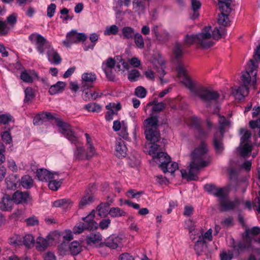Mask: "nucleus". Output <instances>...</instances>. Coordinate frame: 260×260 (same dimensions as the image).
Wrapping results in <instances>:
<instances>
[{
	"instance_id": "nucleus-58",
	"label": "nucleus",
	"mask_w": 260,
	"mask_h": 260,
	"mask_svg": "<svg viewBox=\"0 0 260 260\" xmlns=\"http://www.w3.org/2000/svg\"><path fill=\"white\" fill-rule=\"evenodd\" d=\"M124 6L123 0H115L114 2L113 9L115 14L117 16L122 13L121 7Z\"/></svg>"
},
{
	"instance_id": "nucleus-7",
	"label": "nucleus",
	"mask_w": 260,
	"mask_h": 260,
	"mask_svg": "<svg viewBox=\"0 0 260 260\" xmlns=\"http://www.w3.org/2000/svg\"><path fill=\"white\" fill-rule=\"evenodd\" d=\"M240 144L234 152V158L230 159L228 173L231 179L235 177L239 171L244 168V128L240 130Z\"/></svg>"
},
{
	"instance_id": "nucleus-41",
	"label": "nucleus",
	"mask_w": 260,
	"mask_h": 260,
	"mask_svg": "<svg viewBox=\"0 0 260 260\" xmlns=\"http://www.w3.org/2000/svg\"><path fill=\"white\" fill-rule=\"evenodd\" d=\"M48 240L43 238L41 237H39L36 240V247L40 251L44 250L48 245V238L47 237ZM52 240L51 239H50Z\"/></svg>"
},
{
	"instance_id": "nucleus-10",
	"label": "nucleus",
	"mask_w": 260,
	"mask_h": 260,
	"mask_svg": "<svg viewBox=\"0 0 260 260\" xmlns=\"http://www.w3.org/2000/svg\"><path fill=\"white\" fill-rule=\"evenodd\" d=\"M231 247L232 250H223L220 252V260H232L234 257H238L240 254L244 252V241H235L232 239Z\"/></svg>"
},
{
	"instance_id": "nucleus-28",
	"label": "nucleus",
	"mask_w": 260,
	"mask_h": 260,
	"mask_svg": "<svg viewBox=\"0 0 260 260\" xmlns=\"http://www.w3.org/2000/svg\"><path fill=\"white\" fill-rule=\"evenodd\" d=\"M94 211L92 210L87 216L82 218L85 224V229L93 231L98 228V223L94 220Z\"/></svg>"
},
{
	"instance_id": "nucleus-22",
	"label": "nucleus",
	"mask_w": 260,
	"mask_h": 260,
	"mask_svg": "<svg viewBox=\"0 0 260 260\" xmlns=\"http://www.w3.org/2000/svg\"><path fill=\"white\" fill-rule=\"evenodd\" d=\"M220 9L221 14L218 16V23L222 26H228L230 25V20L229 15L231 12L232 8L231 7L227 6L226 4H222Z\"/></svg>"
},
{
	"instance_id": "nucleus-2",
	"label": "nucleus",
	"mask_w": 260,
	"mask_h": 260,
	"mask_svg": "<svg viewBox=\"0 0 260 260\" xmlns=\"http://www.w3.org/2000/svg\"><path fill=\"white\" fill-rule=\"evenodd\" d=\"M191 160L189 165V171L185 169L181 170L182 178L187 181H197L200 171L207 167L211 162V158L208 154L207 144L202 142L201 144L196 148L191 154Z\"/></svg>"
},
{
	"instance_id": "nucleus-42",
	"label": "nucleus",
	"mask_w": 260,
	"mask_h": 260,
	"mask_svg": "<svg viewBox=\"0 0 260 260\" xmlns=\"http://www.w3.org/2000/svg\"><path fill=\"white\" fill-rule=\"evenodd\" d=\"M70 249L73 255H77L82 250V246L77 241H74L70 244Z\"/></svg>"
},
{
	"instance_id": "nucleus-19",
	"label": "nucleus",
	"mask_w": 260,
	"mask_h": 260,
	"mask_svg": "<svg viewBox=\"0 0 260 260\" xmlns=\"http://www.w3.org/2000/svg\"><path fill=\"white\" fill-rule=\"evenodd\" d=\"M189 124L197 131V135L200 139L206 138L208 135V131H205L201 127L200 119L194 116H191L189 119Z\"/></svg>"
},
{
	"instance_id": "nucleus-11",
	"label": "nucleus",
	"mask_w": 260,
	"mask_h": 260,
	"mask_svg": "<svg viewBox=\"0 0 260 260\" xmlns=\"http://www.w3.org/2000/svg\"><path fill=\"white\" fill-rule=\"evenodd\" d=\"M245 248L251 246L255 249L260 247V228L255 226L251 229L245 228Z\"/></svg>"
},
{
	"instance_id": "nucleus-37",
	"label": "nucleus",
	"mask_w": 260,
	"mask_h": 260,
	"mask_svg": "<svg viewBox=\"0 0 260 260\" xmlns=\"http://www.w3.org/2000/svg\"><path fill=\"white\" fill-rule=\"evenodd\" d=\"M66 86L67 83L65 82L58 81L50 87L49 92L51 95L62 92L64 90Z\"/></svg>"
},
{
	"instance_id": "nucleus-55",
	"label": "nucleus",
	"mask_w": 260,
	"mask_h": 260,
	"mask_svg": "<svg viewBox=\"0 0 260 260\" xmlns=\"http://www.w3.org/2000/svg\"><path fill=\"white\" fill-rule=\"evenodd\" d=\"M143 193V191H138L136 189H129L126 192V196L129 198L138 199Z\"/></svg>"
},
{
	"instance_id": "nucleus-16",
	"label": "nucleus",
	"mask_w": 260,
	"mask_h": 260,
	"mask_svg": "<svg viewBox=\"0 0 260 260\" xmlns=\"http://www.w3.org/2000/svg\"><path fill=\"white\" fill-rule=\"evenodd\" d=\"M212 232V229L211 228L205 233H203L202 229H196L193 227H191L189 229V238L192 241L203 239H207L208 241H212L213 240Z\"/></svg>"
},
{
	"instance_id": "nucleus-56",
	"label": "nucleus",
	"mask_w": 260,
	"mask_h": 260,
	"mask_svg": "<svg viewBox=\"0 0 260 260\" xmlns=\"http://www.w3.org/2000/svg\"><path fill=\"white\" fill-rule=\"evenodd\" d=\"M245 157L248 155L252 150V144L248 142H246V138H248L250 136L248 131H245Z\"/></svg>"
},
{
	"instance_id": "nucleus-4",
	"label": "nucleus",
	"mask_w": 260,
	"mask_h": 260,
	"mask_svg": "<svg viewBox=\"0 0 260 260\" xmlns=\"http://www.w3.org/2000/svg\"><path fill=\"white\" fill-rule=\"evenodd\" d=\"M129 64L124 61L120 56H116L114 58H108L103 62L102 68L106 77L110 80H113L115 74H122L129 69Z\"/></svg>"
},
{
	"instance_id": "nucleus-52",
	"label": "nucleus",
	"mask_w": 260,
	"mask_h": 260,
	"mask_svg": "<svg viewBox=\"0 0 260 260\" xmlns=\"http://www.w3.org/2000/svg\"><path fill=\"white\" fill-rule=\"evenodd\" d=\"M184 42L187 46H190L193 43L198 45L197 35H188L184 39Z\"/></svg>"
},
{
	"instance_id": "nucleus-46",
	"label": "nucleus",
	"mask_w": 260,
	"mask_h": 260,
	"mask_svg": "<svg viewBox=\"0 0 260 260\" xmlns=\"http://www.w3.org/2000/svg\"><path fill=\"white\" fill-rule=\"evenodd\" d=\"M173 54L176 58H179L182 56L183 45L181 43L177 42L174 44Z\"/></svg>"
},
{
	"instance_id": "nucleus-15",
	"label": "nucleus",
	"mask_w": 260,
	"mask_h": 260,
	"mask_svg": "<svg viewBox=\"0 0 260 260\" xmlns=\"http://www.w3.org/2000/svg\"><path fill=\"white\" fill-rule=\"evenodd\" d=\"M204 188L208 193L217 198L219 203L228 197L229 191L226 187H218L213 184H207Z\"/></svg>"
},
{
	"instance_id": "nucleus-32",
	"label": "nucleus",
	"mask_w": 260,
	"mask_h": 260,
	"mask_svg": "<svg viewBox=\"0 0 260 260\" xmlns=\"http://www.w3.org/2000/svg\"><path fill=\"white\" fill-rule=\"evenodd\" d=\"M29 194L27 191H16L13 194L12 200L16 204L26 203L29 200Z\"/></svg>"
},
{
	"instance_id": "nucleus-35",
	"label": "nucleus",
	"mask_w": 260,
	"mask_h": 260,
	"mask_svg": "<svg viewBox=\"0 0 260 260\" xmlns=\"http://www.w3.org/2000/svg\"><path fill=\"white\" fill-rule=\"evenodd\" d=\"M37 177L40 181H48L50 179H54V175L50 171L45 169H40L36 172Z\"/></svg>"
},
{
	"instance_id": "nucleus-43",
	"label": "nucleus",
	"mask_w": 260,
	"mask_h": 260,
	"mask_svg": "<svg viewBox=\"0 0 260 260\" xmlns=\"http://www.w3.org/2000/svg\"><path fill=\"white\" fill-rule=\"evenodd\" d=\"M82 83L89 85L92 84L96 80V76L94 74L85 73L81 76Z\"/></svg>"
},
{
	"instance_id": "nucleus-44",
	"label": "nucleus",
	"mask_w": 260,
	"mask_h": 260,
	"mask_svg": "<svg viewBox=\"0 0 260 260\" xmlns=\"http://www.w3.org/2000/svg\"><path fill=\"white\" fill-rule=\"evenodd\" d=\"M93 201V198L91 196L85 195L81 199L79 203V209H83L86 206L90 204Z\"/></svg>"
},
{
	"instance_id": "nucleus-31",
	"label": "nucleus",
	"mask_w": 260,
	"mask_h": 260,
	"mask_svg": "<svg viewBox=\"0 0 260 260\" xmlns=\"http://www.w3.org/2000/svg\"><path fill=\"white\" fill-rule=\"evenodd\" d=\"M14 205L12 199L8 194H5L0 201V210L3 211H11Z\"/></svg>"
},
{
	"instance_id": "nucleus-1",
	"label": "nucleus",
	"mask_w": 260,
	"mask_h": 260,
	"mask_svg": "<svg viewBox=\"0 0 260 260\" xmlns=\"http://www.w3.org/2000/svg\"><path fill=\"white\" fill-rule=\"evenodd\" d=\"M177 77L179 82L190 91L202 98H225L233 96L235 98L243 96V91L241 87H235L232 89V94L227 93V89L215 90L211 86H198V82L192 79L188 74L186 66L179 62L176 69Z\"/></svg>"
},
{
	"instance_id": "nucleus-23",
	"label": "nucleus",
	"mask_w": 260,
	"mask_h": 260,
	"mask_svg": "<svg viewBox=\"0 0 260 260\" xmlns=\"http://www.w3.org/2000/svg\"><path fill=\"white\" fill-rule=\"evenodd\" d=\"M152 31L156 39L160 42H164L170 38L168 32L161 25H154Z\"/></svg>"
},
{
	"instance_id": "nucleus-64",
	"label": "nucleus",
	"mask_w": 260,
	"mask_h": 260,
	"mask_svg": "<svg viewBox=\"0 0 260 260\" xmlns=\"http://www.w3.org/2000/svg\"><path fill=\"white\" fill-rule=\"evenodd\" d=\"M140 75V72L137 70H132L128 74V78L131 81H136Z\"/></svg>"
},
{
	"instance_id": "nucleus-38",
	"label": "nucleus",
	"mask_w": 260,
	"mask_h": 260,
	"mask_svg": "<svg viewBox=\"0 0 260 260\" xmlns=\"http://www.w3.org/2000/svg\"><path fill=\"white\" fill-rule=\"evenodd\" d=\"M73 202L70 199H62L55 201L53 205L55 207H62L64 209H68L73 206Z\"/></svg>"
},
{
	"instance_id": "nucleus-45",
	"label": "nucleus",
	"mask_w": 260,
	"mask_h": 260,
	"mask_svg": "<svg viewBox=\"0 0 260 260\" xmlns=\"http://www.w3.org/2000/svg\"><path fill=\"white\" fill-rule=\"evenodd\" d=\"M109 214L112 217H122L126 215L125 212L118 207L110 208L109 211Z\"/></svg>"
},
{
	"instance_id": "nucleus-14",
	"label": "nucleus",
	"mask_w": 260,
	"mask_h": 260,
	"mask_svg": "<svg viewBox=\"0 0 260 260\" xmlns=\"http://www.w3.org/2000/svg\"><path fill=\"white\" fill-rule=\"evenodd\" d=\"M31 43L35 46L37 50L41 54H43L50 44L42 36L34 33L29 36Z\"/></svg>"
},
{
	"instance_id": "nucleus-13",
	"label": "nucleus",
	"mask_w": 260,
	"mask_h": 260,
	"mask_svg": "<svg viewBox=\"0 0 260 260\" xmlns=\"http://www.w3.org/2000/svg\"><path fill=\"white\" fill-rule=\"evenodd\" d=\"M151 62L160 82L162 83H167L168 81L163 79L166 74V72L165 71V62L162 56L159 54L157 55L152 57Z\"/></svg>"
},
{
	"instance_id": "nucleus-8",
	"label": "nucleus",
	"mask_w": 260,
	"mask_h": 260,
	"mask_svg": "<svg viewBox=\"0 0 260 260\" xmlns=\"http://www.w3.org/2000/svg\"><path fill=\"white\" fill-rule=\"evenodd\" d=\"M158 120L156 116H151L144 121V133L147 140L151 142H158L160 138L158 130Z\"/></svg>"
},
{
	"instance_id": "nucleus-47",
	"label": "nucleus",
	"mask_w": 260,
	"mask_h": 260,
	"mask_svg": "<svg viewBox=\"0 0 260 260\" xmlns=\"http://www.w3.org/2000/svg\"><path fill=\"white\" fill-rule=\"evenodd\" d=\"M119 31L118 27L115 25H112L106 27L104 34L105 36L116 35Z\"/></svg>"
},
{
	"instance_id": "nucleus-54",
	"label": "nucleus",
	"mask_w": 260,
	"mask_h": 260,
	"mask_svg": "<svg viewBox=\"0 0 260 260\" xmlns=\"http://www.w3.org/2000/svg\"><path fill=\"white\" fill-rule=\"evenodd\" d=\"M48 187L52 190L56 191L60 187L61 184H62V181L61 180L57 181L56 180L50 179V180H48Z\"/></svg>"
},
{
	"instance_id": "nucleus-29",
	"label": "nucleus",
	"mask_w": 260,
	"mask_h": 260,
	"mask_svg": "<svg viewBox=\"0 0 260 260\" xmlns=\"http://www.w3.org/2000/svg\"><path fill=\"white\" fill-rule=\"evenodd\" d=\"M127 148L121 139H118L115 144V155L117 157H124L127 155Z\"/></svg>"
},
{
	"instance_id": "nucleus-53",
	"label": "nucleus",
	"mask_w": 260,
	"mask_h": 260,
	"mask_svg": "<svg viewBox=\"0 0 260 260\" xmlns=\"http://www.w3.org/2000/svg\"><path fill=\"white\" fill-rule=\"evenodd\" d=\"M23 244L28 248L33 246L35 244V238L31 234H27L24 236Z\"/></svg>"
},
{
	"instance_id": "nucleus-39",
	"label": "nucleus",
	"mask_w": 260,
	"mask_h": 260,
	"mask_svg": "<svg viewBox=\"0 0 260 260\" xmlns=\"http://www.w3.org/2000/svg\"><path fill=\"white\" fill-rule=\"evenodd\" d=\"M134 28L130 26H124L121 29L120 37L123 39H132L136 34Z\"/></svg>"
},
{
	"instance_id": "nucleus-27",
	"label": "nucleus",
	"mask_w": 260,
	"mask_h": 260,
	"mask_svg": "<svg viewBox=\"0 0 260 260\" xmlns=\"http://www.w3.org/2000/svg\"><path fill=\"white\" fill-rule=\"evenodd\" d=\"M122 239L116 235H111L101 245H105L110 249H115L121 243Z\"/></svg>"
},
{
	"instance_id": "nucleus-3",
	"label": "nucleus",
	"mask_w": 260,
	"mask_h": 260,
	"mask_svg": "<svg viewBox=\"0 0 260 260\" xmlns=\"http://www.w3.org/2000/svg\"><path fill=\"white\" fill-rule=\"evenodd\" d=\"M57 122L59 133L75 146V148L73 149L74 159L77 160L89 159V158L84 147L79 145V137L74 132L72 127L68 123L62 121L60 119H57Z\"/></svg>"
},
{
	"instance_id": "nucleus-5",
	"label": "nucleus",
	"mask_w": 260,
	"mask_h": 260,
	"mask_svg": "<svg viewBox=\"0 0 260 260\" xmlns=\"http://www.w3.org/2000/svg\"><path fill=\"white\" fill-rule=\"evenodd\" d=\"M225 32L223 27H215L212 30L210 26H206L197 35L198 45L203 48L211 47L214 44V41L219 39Z\"/></svg>"
},
{
	"instance_id": "nucleus-57",
	"label": "nucleus",
	"mask_w": 260,
	"mask_h": 260,
	"mask_svg": "<svg viewBox=\"0 0 260 260\" xmlns=\"http://www.w3.org/2000/svg\"><path fill=\"white\" fill-rule=\"evenodd\" d=\"M86 109L89 112L99 113L101 110V107L95 103H91L85 106Z\"/></svg>"
},
{
	"instance_id": "nucleus-50",
	"label": "nucleus",
	"mask_w": 260,
	"mask_h": 260,
	"mask_svg": "<svg viewBox=\"0 0 260 260\" xmlns=\"http://www.w3.org/2000/svg\"><path fill=\"white\" fill-rule=\"evenodd\" d=\"M191 2L192 10L193 11V14L191 16V18L194 19L197 18L199 15L198 10L200 8L201 5L198 0H191Z\"/></svg>"
},
{
	"instance_id": "nucleus-25",
	"label": "nucleus",
	"mask_w": 260,
	"mask_h": 260,
	"mask_svg": "<svg viewBox=\"0 0 260 260\" xmlns=\"http://www.w3.org/2000/svg\"><path fill=\"white\" fill-rule=\"evenodd\" d=\"M219 204L221 210L223 211H226L239 207L241 204V201L238 199H235L234 201H230L227 198L220 201Z\"/></svg>"
},
{
	"instance_id": "nucleus-9",
	"label": "nucleus",
	"mask_w": 260,
	"mask_h": 260,
	"mask_svg": "<svg viewBox=\"0 0 260 260\" xmlns=\"http://www.w3.org/2000/svg\"><path fill=\"white\" fill-rule=\"evenodd\" d=\"M219 116V131L220 135L218 137L217 134H215L213 137V144L217 153H221L224 150L223 144L222 143V138L225 129L230 125V121L225 118L223 116H221L218 114Z\"/></svg>"
},
{
	"instance_id": "nucleus-51",
	"label": "nucleus",
	"mask_w": 260,
	"mask_h": 260,
	"mask_svg": "<svg viewBox=\"0 0 260 260\" xmlns=\"http://www.w3.org/2000/svg\"><path fill=\"white\" fill-rule=\"evenodd\" d=\"M151 145L149 149V154L150 155H153V159L155 160V162L157 163H158V159L156 158V156L157 155V154L158 153H159L160 152H157L159 146L156 144L155 142H151Z\"/></svg>"
},
{
	"instance_id": "nucleus-36",
	"label": "nucleus",
	"mask_w": 260,
	"mask_h": 260,
	"mask_svg": "<svg viewBox=\"0 0 260 260\" xmlns=\"http://www.w3.org/2000/svg\"><path fill=\"white\" fill-rule=\"evenodd\" d=\"M207 239H201L197 240L194 245V250L198 255H202L205 249L207 247Z\"/></svg>"
},
{
	"instance_id": "nucleus-26",
	"label": "nucleus",
	"mask_w": 260,
	"mask_h": 260,
	"mask_svg": "<svg viewBox=\"0 0 260 260\" xmlns=\"http://www.w3.org/2000/svg\"><path fill=\"white\" fill-rule=\"evenodd\" d=\"M164 108L165 104L162 102L158 103L154 100L152 102L147 103L144 110L146 112L148 111L150 115H153L162 111Z\"/></svg>"
},
{
	"instance_id": "nucleus-12",
	"label": "nucleus",
	"mask_w": 260,
	"mask_h": 260,
	"mask_svg": "<svg viewBox=\"0 0 260 260\" xmlns=\"http://www.w3.org/2000/svg\"><path fill=\"white\" fill-rule=\"evenodd\" d=\"M160 164V167L164 173H173L178 169V165L176 162H171V157L165 152H159L156 156Z\"/></svg>"
},
{
	"instance_id": "nucleus-60",
	"label": "nucleus",
	"mask_w": 260,
	"mask_h": 260,
	"mask_svg": "<svg viewBox=\"0 0 260 260\" xmlns=\"http://www.w3.org/2000/svg\"><path fill=\"white\" fill-rule=\"evenodd\" d=\"M12 118L10 114H0V123L5 125L8 124L12 120Z\"/></svg>"
},
{
	"instance_id": "nucleus-33",
	"label": "nucleus",
	"mask_w": 260,
	"mask_h": 260,
	"mask_svg": "<svg viewBox=\"0 0 260 260\" xmlns=\"http://www.w3.org/2000/svg\"><path fill=\"white\" fill-rule=\"evenodd\" d=\"M47 55L48 60L53 64H59L61 59L58 53L51 46L47 49Z\"/></svg>"
},
{
	"instance_id": "nucleus-48",
	"label": "nucleus",
	"mask_w": 260,
	"mask_h": 260,
	"mask_svg": "<svg viewBox=\"0 0 260 260\" xmlns=\"http://www.w3.org/2000/svg\"><path fill=\"white\" fill-rule=\"evenodd\" d=\"M136 47L139 49H143L144 47V41L142 36L139 32H136L133 37Z\"/></svg>"
},
{
	"instance_id": "nucleus-59",
	"label": "nucleus",
	"mask_w": 260,
	"mask_h": 260,
	"mask_svg": "<svg viewBox=\"0 0 260 260\" xmlns=\"http://www.w3.org/2000/svg\"><path fill=\"white\" fill-rule=\"evenodd\" d=\"M25 98H32L37 96L38 91L31 87H27L25 90Z\"/></svg>"
},
{
	"instance_id": "nucleus-17",
	"label": "nucleus",
	"mask_w": 260,
	"mask_h": 260,
	"mask_svg": "<svg viewBox=\"0 0 260 260\" xmlns=\"http://www.w3.org/2000/svg\"><path fill=\"white\" fill-rule=\"evenodd\" d=\"M84 98H100L101 96H121V94L118 95L116 92L104 91L103 92H100L98 90L93 89H84L82 90V94L81 95Z\"/></svg>"
},
{
	"instance_id": "nucleus-20",
	"label": "nucleus",
	"mask_w": 260,
	"mask_h": 260,
	"mask_svg": "<svg viewBox=\"0 0 260 260\" xmlns=\"http://www.w3.org/2000/svg\"><path fill=\"white\" fill-rule=\"evenodd\" d=\"M59 119V118L55 117V114L50 112H42L37 114L33 120V123L35 125H40L43 124L44 122L47 120H51L55 119L57 122V120Z\"/></svg>"
},
{
	"instance_id": "nucleus-49",
	"label": "nucleus",
	"mask_w": 260,
	"mask_h": 260,
	"mask_svg": "<svg viewBox=\"0 0 260 260\" xmlns=\"http://www.w3.org/2000/svg\"><path fill=\"white\" fill-rule=\"evenodd\" d=\"M109 205L106 203H102L96 208L99 215L101 217L107 214Z\"/></svg>"
},
{
	"instance_id": "nucleus-21",
	"label": "nucleus",
	"mask_w": 260,
	"mask_h": 260,
	"mask_svg": "<svg viewBox=\"0 0 260 260\" xmlns=\"http://www.w3.org/2000/svg\"><path fill=\"white\" fill-rule=\"evenodd\" d=\"M60 237H62L65 241H70L73 239V233L70 230H66L63 232L55 231L50 233L47 236L48 239H51L52 241L56 240Z\"/></svg>"
},
{
	"instance_id": "nucleus-62",
	"label": "nucleus",
	"mask_w": 260,
	"mask_h": 260,
	"mask_svg": "<svg viewBox=\"0 0 260 260\" xmlns=\"http://www.w3.org/2000/svg\"><path fill=\"white\" fill-rule=\"evenodd\" d=\"M1 137L6 144H10L12 141V137L9 131H5L1 133Z\"/></svg>"
},
{
	"instance_id": "nucleus-61",
	"label": "nucleus",
	"mask_w": 260,
	"mask_h": 260,
	"mask_svg": "<svg viewBox=\"0 0 260 260\" xmlns=\"http://www.w3.org/2000/svg\"><path fill=\"white\" fill-rule=\"evenodd\" d=\"M146 93V90L142 86H138L135 89V95L138 98H145Z\"/></svg>"
},
{
	"instance_id": "nucleus-40",
	"label": "nucleus",
	"mask_w": 260,
	"mask_h": 260,
	"mask_svg": "<svg viewBox=\"0 0 260 260\" xmlns=\"http://www.w3.org/2000/svg\"><path fill=\"white\" fill-rule=\"evenodd\" d=\"M20 184L24 188L29 189L33 186L34 181L29 175H24L22 177Z\"/></svg>"
},
{
	"instance_id": "nucleus-34",
	"label": "nucleus",
	"mask_w": 260,
	"mask_h": 260,
	"mask_svg": "<svg viewBox=\"0 0 260 260\" xmlns=\"http://www.w3.org/2000/svg\"><path fill=\"white\" fill-rule=\"evenodd\" d=\"M21 79L25 82L31 83L36 79H39L38 73L34 70L24 71L21 73Z\"/></svg>"
},
{
	"instance_id": "nucleus-18",
	"label": "nucleus",
	"mask_w": 260,
	"mask_h": 260,
	"mask_svg": "<svg viewBox=\"0 0 260 260\" xmlns=\"http://www.w3.org/2000/svg\"><path fill=\"white\" fill-rule=\"evenodd\" d=\"M86 37L83 33H78L76 30H72L67 35V38L63 41V44L66 46H69L70 44L78 43L84 41L86 40Z\"/></svg>"
},
{
	"instance_id": "nucleus-30",
	"label": "nucleus",
	"mask_w": 260,
	"mask_h": 260,
	"mask_svg": "<svg viewBox=\"0 0 260 260\" xmlns=\"http://www.w3.org/2000/svg\"><path fill=\"white\" fill-rule=\"evenodd\" d=\"M102 241V236L99 232L91 233L88 235L85 238L86 243L88 246L96 245L99 243L100 246L101 245Z\"/></svg>"
},
{
	"instance_id": "nucleus-6",
	"label": "nucleus",
	"mask_w": 260,
	"mask_h": 260,
	"mask_svg": "<svg viewBox=\"0 0 260 260\" xmlns=\"http://www.w3.org/2000/svg\"><path fill=\"white\" fill-rule=\"evenodd\" d=\"M260 61V45L257 47L253 59L247 63L245 72V89L256 87L258 63Z\"/></svg>"
},
{
	"instance_id": "nucleus-63",
	"label": "nucleus",
	"mask_w": 260,
	"mask_h": 260,
	"mask_svg": "<svg viewBox=\"0 0 260 260\" xmlns=\"http://www.w3.org/2000/svg\"><path fill=\"white\" fill-rule=\"evenodd\" d=\"M85 229V224L83 222L77 224L73 228V233L75 234H79L83 232Z\"/></svg>"
},
{
	"instance_id": "nucleus-24",
	"label": "nucleus",
	"mask_w": 260,
	"mask_h": 260,
	"mask_svg": "<svg viewBox=\"0 0 260 260\" xmlns=\"http://www.w3.org/2000/svg\"><path fill=\"white\" fill-rule=\"evenodd\" d=\"M6 187L9 190H15L20 185L19 177L16 174L8 175L5 180Z\"/></svg>"
}]
</instances>
